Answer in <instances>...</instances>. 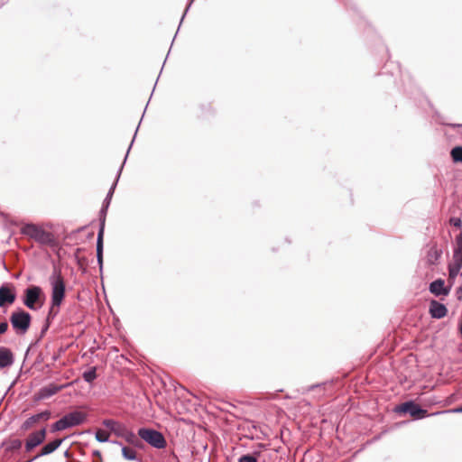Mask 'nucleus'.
I'll list each match as a JSON object with an SVG mask.
<instances>
[{"mask_svg":"<svg viewBox=\"0 0 462 462\" xmlns=\"http://www.w3.org/2000/svg\"><path fill=\"white\" fill-rule=\"evenodd\" d=\"M21 234L33 239L42 245L54 246L56 240L54 236L33 223H27L21 228Z\"/></svg>","mask_w":462,"mask_h":462,"instance_id":"nucleus-1","label":"nucleus"},{"mask_svg":"<svg viewBox=\"0 0 462 462\" xmlns=\"http://www.w3.org/2000/svg\"><path fill=\"white\" fill-rule=\"evenodd\" d=\"M22 301L31 310H39L45 302V295L42 289L38 285H30L24 291Z\"/></svg>","mask_w":462,"mask_h":462,"instance_id":"nucleus-2","label":"nucleus"},{"mask_svg":"<svg viewBox=\"0 0 462 462\" xmlns=\"http://www.w3.org/2000/svg\"><path fill=\"white\" fill-rule=\"evenodd\" d=\"M87 420V414L79 411H70L64 416H62L60 420L54 422L51 425V431L57 432L61 431L67 429H70L76 426H79L83 424Z\"/></svg>","mask_w":462,"mask_h":462,"instance_id":"nucleus-3","label":"nucleus"},{"mask_svg":"<svg viewBox=\"0 0 462 462\" xmlns=\"http://www.w3.org/2000/svg\"><path fill=\"white\" fill-rule=\"evenodd\" d=\"M49 281L51 286V300H52V304H62L66 296V284L60 271L54 269Z\"/></svg>","mask_w":462,"mask_h":462,"instance_id":"nucleus-4","label":"nucleus"},{"mask_svg":"<svg viewBox=\"0 0 462 462\" xmlns=\"http://www.w3.org/2000/svg\"><path fill=\"white\" fill-rule=\"evenodd\" d=\"M13 329L17 335H24L30 328L32 316L23 309L13 311L9 318Z\"/></svg>","mask_w":462,"mask_h":462,"instance_id":"nucleus-5","label":"nucleus"},{"mask_svg":"<svg viewBox=\"0 0 462 462\" xmlns=\"http://www.w3.org/2000/svg\"><path fill=\"white\" fill-rule=\"evenodd\" d=\"M137 434L141 439L154 448L162 449L167 446L165 437L157 430L143 427L138 430Z\"/></svg>","mask_w":462,"mask_h":462,"instance_id":"nucleus-6","label":"nucleus"},{"mask_svg":"<svg viewBox=\"0 0 462 462\" xmlns=\"http://www.w3.org/2000/svg\"><path fill=\"white\" fill-rule=\"evenodd\" d=\"M393 411L399 414H409L413 420H416L432 416L428 412L426 409H423L420 405L412 400L406 401L395 406Z\"/></svg>","mask_w":462,"mask_h":462,"instance_id":"nucleus-7","label":"nucleus"},{"mask_svg":"<svg viewBox=\"0 0 462 462\" xmlns=\"http://www.w3.org/2000/svg\"><path fill=\"white\" fill-rule=\"evenodd\" d=\"M138 128H139V125L137 126V128H136V130H135V133H134V137H133V140H132V142H131V143H130V145H129V147H128V149H127V152H126V154H125V156L124 162H123V163L121 164V166L119 167V169H118V171H117V173H116V179H115V181L113 182V184H112V186L110 187V189H109V190H108V192H107V194H106V196L105 199L103 200V203H102L103 205H106V206H108V207L110 206L111 199H112V198H113V195H114L115 189H116V185H117L118 180H119V179H120V176H121V173H122V171H123L124 165H125V162H126V159H127V157H128V154H129V152H130V150H131V147H132V145H133V143H134V139H135V136H136V134H137Z\"/></svg>","mask_w":462,"mask_h":462,"instance_id":"nucleus-8","label":"nucleus"},{"mask_svg":"<svg viewBox=\"0 0 462 462\" xmlns=\"http://www.w3.org/2000/svg\"><path fill=\"white\" fill-rule=\"evenodd\" d=\"M46 428L32 432L25 441V451L31 452L36 447L42 444L46 439Z\"/></svg>","mask_w":462,"mask_h":462,"instance_id":"nucleus-9","label":"nucleus"},{"mask_svg":"<svg viewBox=\"0 0 462 462\" xmlns=\"http://www.w3.org/2000/svg\"><path fill=\"white\" fill-rule=\"evenodd\" d=\"M65 387L66 384L58 385L54 383H50L39 389V391L35 393L33 399L35 402L48 399L60 392Z\"/></svg>","mask_w":462,"mask_h":462,"instance_id":"nucleus-10","label":"nucleus"},{"mask_svg":"<svg viewBox=\"0 0 462 462\" xmlns=\"http://www.w3.org/2000/svg\"><path fill=\"white\" fill-rule=\"evenodd\" d=\"M16 300L15 289L12 284L3 283L0 286V308L13 304Z\"/></svg>","mask_w":462,"mask_h":462,"instance_id":"nucleus-11","label":"nucleus"},{"mask_svg":"<svg viewBox=\"0 0 462 462\" xmlns=\"http://www.w3.org/2000/svg\"><path fill=\"white\" fill-rule=\"evenodd\" d=\"M51 411L49 410L42 411L39 413L33 414L30 416L27 420H25L23 424L21 425V430L26 431L30 430L34 423L40 421V420H48L51 418Z\"/></svg>","mask_w":462,"mask_h":462,"instance_id":"nucleus-12","label":"nucleus"},{"mask_svg":"<svg viewBox=\"0 0 462 462\" xmlns=\"http://www.w3.org/2000/svg\"><path fill=\"white\" fill-rule=\"evenodd\" d=\"M429 291L436 297L447 296L450 291V288L445 286V281L443 279L439 278L430 283Z\"/></svg>","mask_w":462,"mask_h":462,"instance_id":"nucleus-13","label":"nucleus"},{"mask_svg":"<svg viewBox=\"0 0 462 462\" xmlns=\"http://www.w3.org/2000/svg\"><path fill=\"white\" fill-rule=\"evenodd\" d=\"M429 313L432 319H440L448 314V308L445 304L436 300H431Z\"/></svg>","mask_w":462,"mask_h":462,"instance_id":"nucleus-14","label":"nucleus"},{"mask_svg":"<svg viewBox=\"0 0 462 462\" xmlns=\"http://www.w3.org/2000/svg\"><path fill=\"white\" fill-rule=\"evenodd\" d=\"M104 233L103 226L98 227L97 243H96V253H97V262L100 270V273L103 271V253H104Z\"/></svg>","mask_w":462,"mask_h":462,"instance_id":"nucleus-15","label":"nucleus"},{"mask_svg":"<svg viewBox=\"0 0 462 462\" xmlns=\"http://www.w3.org/2000/svg\"><path fill=\"white\" fill-rule=\"evenodd\" d=\"M63 439H55L54 440L43 445L41 448L39 454H37L33 458L30 459L28 462H32L40 457L47 456L53 453L63 442Z\"/></svg>","mask_w":462,"mask_h":462,"instance_id":"nucleus-16","label":"nucleus"},{"mask_svg":"<svg viewBox=\"0 0 462 462\" xmlns=\"http://www.w3.org/2000/svg\"><path fill=\"white\" fill-rule=\"evenodd\" d=\"M14 362L13 352L5 346H0V369L11 366Z\"/></svg>","mask_w":462,"mask_h":462,"instance_id":"nucleus-17","label":"nucleus"},{"mask_svg":"<svg viewBox=\"0 0 462 462\" xmlns=\"http://www.w3.org/2000/svg\"><path fill=\"white\" fill-rule=\"evenodd\" d=\"M102 424L117 437H120L121 435H123L122 432L125 428V425H123L120 422H118L115 420H112V419L104 420L102 421Z\"/></svg>","mask_w":462,"mask_h":462,"instance_id":"nucleus-18","label":"nucleus"},{"mask_svg":"<svg viewBox=\"0 0 462 462\" xmlns=\"http://www.w3.org/2000/svg\"><path fill=\"white\" fill-rule=\"evenodd\" d=\"M441 254L442 250L438 248L437 245H432L427 252L426 261L430 265H435L439 263Z\"/></svg>","mask_w":462,"mask_h":462,"instance_id":"nucleus-19","label":"nucleus"},{"mask_svg":"<svg viewBox=\"0 0 462 462\" xmlns=\"http://www.w3.org/2000/svg\"><path fill=\"white\" fill-rule=\"evenodd\" d=\"M122 433L123 435H121L120 438H124L127 443L134 445L136 448H141L143 446L141 440L136 437V435L133 431L128 430L126 427Z\"/></svg>","mask_w":462,"mask_h":462,"instance_id":"nucleus-20","label":"nucleus"},{"mask_svg":"<svg viewBox=\"0 0 462 462\" xmlns=\"http://www.w3.org/2000/svg\"><path fill=\"white\" fill-rule=\"evenodd\" d=\"M453 261L462 263V231L456 237Z\"/></svg>","mask_w":462,"mask_h":462,"instance_id":"nucleus-21","label":"nucleus"},{"mask_svg":"<svg viewBox=\"0 0 462 462\" xmlns=\"http://www.w3.org/2000/svg\"><path fill=\"white\" fill-rule=\"evenodd\" d=\"M51 321H48V319H45L44 321V324L42 325V328L41 329V332H40V335L38 337V338L33 342L32 343L29 347L27 348L26 352H25V357H27V356L29 355L30 351L39 344V342L42 340V338L45 336L46 332L49 330L50 327H51Z\"/></svg>","mask_w":462,"mask_h":462,"instance_id":"nucleus-22","label":"nucleus"},{"mask_svg":"<svg viewBox=\"0 0 462 462\" xmlns=\"http://www.w3.org/2000/svg\"><path fill=\"white\" fill-rule=\"evenodd\" d=\"M260 457H261V451L255 449L250 453L241 455L238 457L237 462H258Z\"/></svg>","mask_w":462,"mask_h":462,"instance_id":"nucleus-23","label":"nucleus"},{"mask_svg":"<svg viewBox=\"0 0 462 462\" xmlns=\"http://www.w3.org/2000/svg\"><path fill=\"white\" fill-rule=\"evenodd\" d=\"M450 157L454 163L462 162V145H457L450 150Z\"/></svg>","mask_w":462,"mask_h":462,"instance_id":"nucleus-24","label":"nucleus"},{"mask_svg":"<svg viewBox=\"0 0 462 462\" xmlns=\"http://www.w3.org/2000/svg\"><path fill=\"white\" fill-rule=\"evenodd\" d=\"M97 374L96 366L90 367L88 370L82 374L83 380L88 383H92L97 379Z\"/></svg>","mask_w":462,"mask_h":462,"instance_id":"nucleus-25","label":"nucleus"},{"mask_svg":"<svg viewBox=\"0 0 462 462\" xmlns=\"http://www.w3.org/2000/svg\"><path fill=\"white\" fill-rule=\"evenodd\" d=\"M122 456L125 459L134 461L137 460V453L134 449L131 448H127L125 446L122 447Z\"/></svg>","mask_w":462,"mask_h":462,"instance_id":"nucleus-26","label":"nucleus"},{"mask_svg":"<svg viewBox=\"0 0 462 462\" xmlns=\"http://www.w3.org/2000/svg\"><path fill=\"white\" fill-rule=\"evenodd\" d=\"M60 306H61V304L53 305L52 300H51V305H50L49 311H48V314H47V317L45 319H48V321L52 322L54 320V319L57 317V315L59 314Z\"/></svg>","mask_w":462,"mask_h":462,"instance_id":"nucleus-27","label":"nucleus"},{"mask_svg":"<svg viewBox=\"0 0 462 462\" xmlns=\"http://www.w3.org/2000/svg\"><path fill=\"white\" fill-rule=\"evenodd\" d=\"M462 268V263L459 262H454L452 264H449L448 266V274L450 278H455L459 273L460 270Z\"/></svg>","mask_w":462,"mask_h":462,"instance_id":"nucleus-28","label":"nucleus"},{"mask_svg":"<svg viewBox=\"0 0 462 462\" xmlns=\"http://www.w3.org/2000/svg\"><path fill=\"white\" fill-rule=\"evenodd\" d=\"M22 440L18 439H10L7 442L6 450L11 452L18 451L22 448Z\"/></svg>","mask_w":462,"mask_h":462,"instance_id":"nucleus-29","label":"nucleus"},{"mask_svg":"<svg viewBox=\"0 0 462 462\" xmlns=\"http://www.w3.org/2000/svg\"><path fill=\"white\" fill-rule=\"evenodd\" d=\"M95 437H96V439L98 442H101V443H106V442H109L110 441L109 440V434L106 430H101V429H98L96 431Z\"/></svg>","mask_w":462,"mask_h":462,"instance_id":"nucleus-30","label":"nucleus"},{"mask_svg":"<svg viewBox=\"0 0 462 462\" xmlns=\"http://www.w3.org/2000/svg\"><path fill=\"white\" fill-rule=\"evenodd\" d=\"M108 208V206L102 204V207L99 211V226H103V230H105L106 217Z\"/></svg>","mask_w":462,"mask_h":462,"instance_id":"nucleus-31","label":"nucleus"},{"mask_svg":"<svg viewBox=\"0 0 462 462\" xmlns=\"http://www.w3.org/2000/svg\"><path fill=\"white\" fill-rule=\"evenodd\" d=\"M75 258L77 260L78 264L80 268H82L85 271L86 266L88 265V259L86 257H79L76 254Z\"/></svg>","mask_w":462,"mask_h":462,"instance_id":"nucleus-32","label":"nucleus"},{"mask_svg":"<svg viewBox=\"0 0 462 462\" xmlns=\"http://www.w3.org/2000/svg\"><path fill=\"white\" fill-rule=\"evenodd\" d=\"M449 224L451 226L460 228L462 226V220L460 217H453L449 219Z\"/></svg>","mask_w":462,"mask_h":462,"instance_id":"nucleus-33","label":"nucleus"},{"mask_svg":"<svg viewBox=\"0 0 462 462\" xmlns=\"http://www.w3.org/2000/svg\"><path fill=\"white\" fill-rule=\"evenodd\" d=\"M446 412H460V413H462V406L455 408L450 411H436V412L431 413V415H439V414L446 413Z\"/></svg>","mask_w":462,"mask_h":462,"instance_id":"nucleus-34","label":"nucleus"},{"mask_svg":"<svg viewBox=\"0 0 462 462\" xmlns=\"http://www.w3.org/2000/svg\"><path fill=\"white\" fill-rule=\"evenodd\" d=\"M9 325L7 321L0 322V335L5 334L8 330Z\"/></svg>","mask_w":462,"mask_h":462,"instance_id":"nucleus-35","label":"nucleus"},{"mask_svg":"<svg viewBox=\"0 0 462 462\" xmlns=\"http://www.w3.org/2000/svg\"><path fill=\"white\" fill-rule=\"evenodd\" d=\"M44 361V356L42 353H39L36 356V359L34 361V365H40Z\"/></svg>","mask_w":462,"mask_h":462,"instance_id":"nucleus-36","label":"nucleus"},{"mask_svg":"<svg viewBox=\"0 0 462 462\" xmlns=\"http://www.w3.org/2000/svg\"><path fill=\"white\" fill-rule=\"evenodd\" d=\"M194 1H195V0H189L188 5H187V6H186V8H185V10H184V13H183V14H182V19H184V17L186 16L187 13L189 12V8H190V6H191V5H192V3H193Z\"/></svg>","mask_w":462,"mask_h":462,"instance_id":"nucleus-37","label":"nucleus"},{"mask_svg":"<svg viewBox=\"0 0 462 462\" xmlns=\"http://www.w3.org/2000/svg\"><path fill=\"white\" fill-rule=\"evenodd\" d=\"M327 384V383H316V384H312L309 387V391H313L314 389L316 388H319V387H322V386H325Z\"/></svg>","mask_w":462,"mask_h":462,"instance_id":"nucleus-38","label":"nucleus"},{"mask_svg":"<svg viewBox=\"0 0 462 462\" xmlns=\"http://www.w3.org/2000/svg\"><path fill=\"white\" fill-rule=\"evenodd\" d=\"M457 300H462V286L458 287L456 291Z\"/></svg>","mask_w":462,"mask_h":462,"instance_id":"nucleus-39","label":"nucleus"},{"mask_svg":"<svg viewBox=\"0 0 462 462\" xmlns=\"http://www.w3.org/2000/svg\"><path fill=\"white\" fill-rule=\"evenodd\" d=\"M93 457H97L99 461H101V453L99 450L93 451Z\"/></svg>","mask_w":462,"mask_h":462,"instance_id":"nucleus-40","label":"nucleus"},{"mask_svg":"<svg viewBox=\"0 0 462 462\" xmlns=\"http://www.w3.org/2000/svg\"><path fill=\"white\" fill-rule=\"evenodd\" d=\"M110 442L112 444H115V445H118L120 446L121 448L124 446L123 443L121 441H118V440H110Z\"/></svg>","mask_w":462,"mask_h":462,"instance_id":"nucleus-41","label":"nucleus"},{"mask_svg":"<svg viewBox=\"0 0 462 462\" xmlns=\"http://www.w3.org/2000/svg\"><path fill=\"white\" fill-rule=\"evenodd\" d=\"M458 331H459V334H460V336L462 337V322H460L459 325H458Z\"/></svg>","mask_w":462,"mask_h":462,"instance_id":"nucleus-42","label":"nucleus"},{"mask_svg":"<svg viewBox=\"0 0 462 462\" xmlns=\"http://www.w3.org/2000/svg\"><path fill=\"white\" fill-rule=\"evenodd\" d=\"M64 457H70V452H69V450H68V449H67V450L64 452Z\"/></svg>","mask_w":462,"mask_h":462,"instance_id":"nucleus-43","label":"nucleus"},{"mask_svg":"<svg viewBox=\"0 0 462 462\" xmlns=\"http://www.w3.org/2000/svg\"><path fill=\"white\" fill-rule=\"evenodd\" d=\"M452 127H458V126H461V125H451Z\"/></svg>","mask_w":462,"mask_h":462,"instance_id":"nucleus-44","label":"nucleus"},{"mask_svg":"<svg viewBox=\"0 0 462 462\" xmlns=\"http://www.w3.org/2000/svg\"><path fill=\"white\" fill-rule=\"evenodd\" d=\"M182 21H183V19L181 18V19H180V23H179L178 28H180V25H181Z\"/></svg>","mask_w":462,"mask_h":462,"instance_id":"nucleus-45","label":"nucleus"},{"mask_svg":"<svg viewBox=\"0 0 462 462\" xmlns=\"http://www.w3.org/2000/svg\"><path fill=\"white\" fill-rule=\"evenodd\" d=\"M182 21H183V19L181 18V19H180V23H179L178 28H180V25H181Z\"/></svg>","mask_w":462,"mask_h":462,"instance_id":"nucleus-46","label":"nucleus"},{"mask_svg":"<svg viewBox=\"0 0 462 462\" xmlns=\"http://www.w3.org/2000/svg\"><path fill=\"white\" fill-rule=\"evenodd\" d=\"M57 359H58V356H54L52 357V360H53V361H56Z\"/></svg>","mask_w":462,"mask_h":462,"instance_id":"nucleus-47","label":"nucleus"},{"mask_svg":"<svg viewBox=\"0 0 462 462\" xmlns=\"http://www.w3.org/2000/svg\"><path fill=\"white\" fill-rule=\"evenodd\" d=\"M139 462H143L141 459H138Z\"/></svg>","mask_w":462,"mask_h":462,"instance_id":"nucleus-48","label":"nucleus"}]
</instances>
